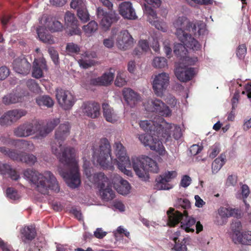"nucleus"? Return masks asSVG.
Segmentation results:
<instances>
[{
  "label": "nucleus",
  "instance_id": "1",
  "mask_svg": "<svg viewBox=\"0 0 251 251\" xmlns=\"http://www.w3.org/2000/svg\"><path fill=\"white\" fill-rule=\"evenodd\" d=\"M205 24L202 21L195 23L190 22L185 17H179L176 22L175 27L177 28L176 35L182 44L176 45L174 52L178 55L179 61L176 65L175 72L176 76L181 81L186 82L191 80L195 75L193 68L188 65H193L198 61L197 57H190L187 54V48L198 50L200 47L198 42L191 35L185 33L184 30H189L194 34H203L205 31Z\"/></svg>",
  "mask_w": 251,
  "mask_h": 251
},
{
  "label": "nucleus",
  "instance_id": "2",
  "mask_svg": "<svg viewBox=\"0 0 251 251\" xmlns=\"http://www.w3.org/2000/svg\"><path fill=\"white\" fill-rule=\"evenodd\" d=\"M69 123L61 124L55 134L54 140L51 143L52 153L59 162L68 169H59L60 175L65 179L67 185L72 188H77L80 184V176L78 165L75 159V150L72 147H63V141L70 133Z\"/></svg>",
  "mask_w": 251,
  "mask_h": 251
},
{
  "label": "nucleus",
  "instance_id": "3",
  "mask_svg": "<svg viewBox=\"0 0 251 251\" xmlns=\"http://www.w3.org/2000/svg\"><path fill=\"white\" fill-rule=\"evenodd\" d=\"M24 176L35 185V189L42 194H48L49 189L56 192L60 190L56 178L50 171L41 174L33 169H27L24 171Z\"/></svg>",
  "mask_w": 251,
  "mask_h": 251
},
{
  "label": "nucleus",
  "instance_id": "4",
  "mask_svg": "<svg viewBox=\"0 0 251 251\" xmlns=\"http://www.w3.org/2000/svg\"><path fill=\"white\" fill-rule=\"evenodd\" d=\"M140 127L150 134L164 138L168 136V130L171 125L164 118L156 116L153 120H142L139 123Z\"/></svg>",
  "mask_w": 251,
  "mask_h": 251
},
{
  "label": "nucleus",
  "instance_id": "5",
  "mask_svg": "<svg viewBox=\"0 0 251 251\" xmlns=\"http://www.w3.org/2000/svg\"><path fill=\"white\" fill-rule=\"evenodd\" d=\"M115 154L117 159H115L114 164L118 166L119 170L127 176H131V162L126 154L125 147L120 142H116L113 146Z\"/></svg>",
  "mask_w": 251,
  "mask_h": 251
},
{
  "label": "nucleus",
  "instance_id": "6",
  "mask_svg": "<svg viewBox=\"0 0 251 251\" xmlns=\"http://www.w3.org/2000/svg\"><path fill=\"white\" fill-rule=\"evenodd\" d=\"M94 157L101 166L107 168L111 167L112 158L111 146L108 139L102 138L100 140L99 148L94 151Z\"/></svg>",
  "mask_w": 251,
  "mask_h": 251
},
{
  "label": "nucleus",
  "instance_id": "7",
  "mask_svg": "<svg viewBox=\"0 0 251 251\" xmlns=\"http://www.w3.org/2000/svg\"><path fill=\"white\" fill-rule=\"evenodd\" d=\"M153 135L150 134H142L139 135L138 139L146 147L148 146L150 149L155 151L160 155L164 156L166 153L165 148L159 137H153Z\"/></svg>",
  "mask_w": 251,
  "mask_h": 251
},
{
  "label": "nucleus",
  "instance_id": "8",
  "mask_svg": "<svg viewBox=\"0 0 251 251\" xmlns=\"http://www.w3.org/2000/svg\"><path fill=\"white\" fill-rule=\"evenodd\" d=\"M179 222L181 228L185 231L187 232L194 231L196 220L192 217L188 216L185 210L184 211V214L177 211L174 210V226Z\"/></svg>",
  "mask_w": 251,
  "mask_h": 251
},
{
  "label": "nucleus",
  "instance_id": "9",
  "mask_svg": "<svg viewBox=\"0 0 251 251\" xmlns=\"http://www.w3.org/2000/svg\"><path fill=\"white\" fill-rule=\"evenodd\" d=\"M97 15L100 20V25L105 30L109 28L113 23L117 22L119 17L114 12H107L103 8L98 7L97 9Z\"/></svg>",
  "mask_w": 251,
  "mask_h": 251
},
{
  "label": "nucleus",
  "instance_id": "10",
  "mask_svg": "<svg viewBox=\"0 0 251 251\" xmlns=\"http://www.w3.org/2000/svg\"><path fill=\"white\" fill-rule=\"evenodd\" d=\"M147 111L158 114L159 116H169L171 114V110L162 101L156 99H152L148 100L145 106Z\"/></svg>",
  "mask_w": 251,
  "mask_h": 251
},
{
  "label": "nucleus",
  "instance_id": "11",
  "mask_svg": "<svg viewBox=\"0 0 251 251\" xmlns=\"http://www.w3.org/2000/svg\"><path fill=\"white\" fill-rule=\"evenodd\" d=\"M55 96L58 103L65 110L71 109L75 101V97L70 91L62 89H56Z\"/></svg>",
  "mask_w": 251,
  "mask_h": 251
},
{
  "label": "nucleus",
  "instance_id": "12",
  "mask_svg": "<svg viewBox=\"0 0 251 251\" xmlns=\"http://www.w3.org/2000/svg\"><path fill=\"white\" fill-rule=\"evenodd\" d=\"M169 82V77L166 73H162L156 75L152 82V88L155 94L162 96Z\"/></svg>",
  "mask_w": 251,
  "mask_h": 251
},
{
  "label": "nucleus",
  "instance_id": "13",
  "mask_svg": "<svg viewBox=\"0 0 251 251\" xmlns=\"http://www.w3.org/2000/svg\"><path fill=\"white\" fill-rule=\"evenodd\" d=\"M145 13L148 16V21L152 25L163 32L167 31L166 23L157 16L156 11L151 6L145 5Z\"/></svg>",
  "mask_w": 251,
  "mask_h": 251
},
{
  "label": "nucleus",
  "instance_id": "14",
  "mask_svg": "<svg viewBox=\"0 0 251 251\" xmlns=\"http://www.w3.org/2000/svg\"><path fill=\"white\" fill-rule=\"evenodd\" d=\"M38 125L36 124L25 122L14 129V135L19 137H26L37 132Z\"/></svg>",
  "mask_w": 251,
  "mask_h": 251
},
{
  "label": "nucleus",
  "instance_id": "15",
  "mask_svg": "<svg viewBox=\"0 0 251 251\" xmlns=\"http://www.w3.org/2000/svg\"><path fill=\"white\" fill-rule=\"evenodd\" d=\"M96 184L100 188L103 200L108 201L114 198L115 193L112 189V184L106 176H104V179L100 180V183Z\"/></svg>",
  "mask_w": 251,
  "mask_h": 251
},
{
  "label": "nucleus",
  "instance_id": "16",
  "mask_svg": "<svg viewBox=\"0 0 251 251\" xmlns=\"http://www.w3.org/2000/svg\"><path fill=\"white\" fill-rule=\"evenodd\" d=\"M133 38L127 30H123L119 34L117 39V47L123 50H127L132 47Z\"/></svg>",
  "mask_w": 251,
  "mask_h": 251
},
{
  "label": "nucleus",
  "instance_id": "17",
  "mask_svg": "<svg viewBox=\"0 0 251 251\" xmlns=\"http://www.w3.org/2000/svg\"><path fill=\"white\" fill-rule=\"evenodd\" d=\"M132 168L139 177L144 178L147 176V165H146L145 156L143 157H132Z\"/></svg>",
  "mask_w": 251,
  "mask_h": 251
},
{
  "label": "nucleus",
  "instance_id": "18",
  "mask_svg": "<svg viewBox=\"0 0 251 251\" xmlns=\"http://www.w3.org/2000/svg\"><path fill=\"white\" fill-rule=\"evenodd\" d=\"M13 70L17 73L26 75L31 69V65L24 57H18L14 60L12 63Z\"/></svg>",
  "mask_w": 251,
  "mask_h": 251
},
{
  "label": "nucleus",
  "instance_id": "19",
  "mask_svg": "<svg viewBox=\"0 0 251 251\" xmlns=\"http://www.w3.org/2000/svg\"><path fill=\"white\" fill-rule=\"evenodd\" d=\"M81 108L83 113L92 119L99 117L100 114V105L95 102H84Z\"/></svg>",
  "mask_w": 251,
  "mask_h": 251
},
{
  "label": "nucleus",
  "instance_id": "20",
  "mask_svg": "<svg viewBox=\"0 0 251 251\" xmlns=\"http://www.w3.org/2000/svg\"><path fill=\"white\" fill-rule=\"evenodd\" d=\"M64 20L66 24L69 28V34L70 35H78L81 33L78 27V22L74 14L69 11L67 12L65 15Z\"/></svg>",
  "mask_w": 251,
  "mask_h": 251
},
{
  "label": "nucleus",
  "instance_id": "21",
  "mask_svg": "<svg viewBox=\"0 0 251 251\" xmlns=\"http://www.w3.org/2000/svg\"><path fill=\"white\" fill-rule=\"evenodd\" d=\"M119 11L120 14L124 18L135 20L137 18L135 10L132 7V4L129 1L122 2L119 5Z\"/></svg>",
  "mask_w": 251,
  "mask_h": 251
},
{
  "label": "nucleus",
  "instance_id": "22",
  "mask_svg": "<svg viewBox=\"0 0 251 251\" xmlns=\"http://www.w3.org/2000/svg\"><path fill=\"white\" fill-rule=\"evenodd\" d=\"M25 94L22 90L16 89L15 91L8 94L2 98V102L5 105H10L22 102Z\"/></svg>",
  "mask_w": 251,
  "mask_h": 251
},
{
  "label": "nucleus",
  "instance_id": "23",
  "mask_svg": "<svg viewBox=\"0 0 251 251\" xmlns=\"http://www.w3.org/2000/svg\"><path fill=\"white\" fill-rule=\"evenodd\" d=\"M110 69L109 72L104 73L101 76L91 80V84L94 86H106L110 85L113 80L114 73Z\"/></svg>",
  "mask_w": 251,
  "mask_h": 251
},
{
  "label": "nucleus",
  "instance_id": "24",
  "mask_svg": "<svg viewBox=\"0 0 251 251\" xmlns=\"http://www.w3.org/2000/svg\"><path fill=\"white\" fill-rule=\"evenodd\" d=\"M47 69L46 61L44 59H35L33 63L32 75L36 78L43 76V71Z\"/></svg>",
  "mask_w": 251,
  "mask_h": 251
},
{
  "label": "nucleus",
  "instance_id": "25",
  "mask_svg": "<svg viewBox=\"0 0 251 251\" xmlns=\"http://www.w3.org/2000/svg\"><path fill=\"white\" fill-rule=\"evenodd\" d=\"M124 99L131 107H134L140 100V95L130 88H124L123 90Z\"/></svg>",
  "mask_w": 251,
  "mask_h": 251
},
{
  "label": "nucleus",
  "instance_id": "26",
  "mask_svg": "<svg viewBox=\"0 0 251 251\" xmlns=\"http://www.w3.org/2000/svg\"><path fill=\"white\" fill-rule=\"evenodd\" d=\"M218 212L221 220H218L217 223L219 225H223L226 223V219L228 218L236 216L238 214V210L230 207H222L218 209Z\"/></svg>",
  "mask_w": 251,
  "mask_h": 251
},
{
  "label": "nucleus",
  "instance_id": "27",
  "mask_svg": "<svg viewBox=\"0 0 251 251\" xmlns=\"http://www.w3.org/2000/svg\"><path fill=\"white\" fill-rule=\"evenodd\" d=\"M89 162H84L83 168L84 174L86 176V177L89 179L92 183L96 184L97 183H100V181L102 179H104L105 175L102 172H99L94 174L93 175L91 174V168H90L88 165Z\"/></svg>",
  "mask_w": 251,
  "mask_h": 251
},
{
  "label": "nucleus",
  "instance_id": "28",
  "mask_svg": "<svg viewBox=\"0 0 251 251\" xmlns=\"http://www.w3.org/2000/svg\"><path fill=\"white\" fill-rule=\"evenodd\" d=\"M103 116L105 120L109 123H115L119 120V116L113 108L108 103H103L102 105Z\"/></svg>",
  "mask_w": 251,
  "mask_h": 251
},
{
  "label": "nucleus",
  "instance_id": "29",
  "mask_svg": "<svg viewBox=\"0 0 251 251\" xmlns=\"http://www.w3.org/2000/svg\"><path fill=\"white\" fill-rule=\"evenodd\" d=\"M173 171H170L156 178L157 187L164 190L171 188V186L169 182L171 181Z\"/></svg>",
  "mask_w": 251,
  "mask_h": 251
},
{
  "label": "nucleus",
  "instance_id": "30",
  "mask_svg": "<svg viewBox=\"0 0 251 251\" xmlns=\"http://www.w3.org/2000/svg\"><path fill=\"white\" fill-rule=\"evenodd\" d=\"M0 174L3 176L8 175L11 179L17 180L20 176L17 171L7 164H1L0 162Z\"/></svg>",
  "mask_w": 251,
  "mask_h": 251
},
{
  "label": "nucleus",
  "instance_id": "31",
  "mask_svg": "<svg viewBox=\"0 0 251 251\" xmlns=\"http://www.w3.org/2000/svg\"><path fill=\"white\" fill-rule=\"evenodd\" d=\"M36 32L40 41L48 44H53L55 43L53 36L47 33L46 29L42 26H39L36 28Z\"/></svg>",
  "mask_w": 251,
  "mask_h": 251
},
{
  "label": "nucleus",
  "instance_id": "32",
  "mask_svg": "<svg viewBox=\"0 0 251 251\" xmlns=\"http://www.w3.org/2000/svg\"><path fill=\"white\" fill-rule=\"evenodd\" d=\"M22 241L26 243L32 241L36 235V232L35 227L32 226H25L21 230Z\"/></svg>",
  "mask_w": 251,
  "mask_h": 251
},
{
  "label": "nucleus",
  "instance_id": "33",
  "mask_svg": "<svg viewBox=\"0 0 251 251\" xmlns=\"http://www.w3.org/2000/svg\"><path fill=\"white\" fill-rule=\"evenodd\" d=\"M45 25L46 28L53 32L61 31L63 29V25L60 22L50 17L46 19Z\"/></svg>",
  "mask_w": 251,
  "mask_h": 251
},
{
  "label": "nucleus",
  "instance_id": "34",
  "mask_svg": "<svg viewBox=\"0 0 251 251\" xmlns=\"http://www.w3.org/2000/svg\"><path fill=\"white\" fill-rule=\"evenodd\" d=\"M116 178L119 181V184L115 186L117 191L123 195L128 194L130 189V186L128 182L118 175L116 176Z\"/></svg>",
  "mask_w": 251,
  "mask_h": 251
},
{
  "label": "nucleus",
  "instance_id": "35",
  "mask_svg": "<svg viewBox=\"0 0 251 251\" xmlns=\"http://www.w3.org/2000/svg\"><path fill=\"white\" fill-rule=\"evenodd\" d=\"M234 243L245 246H251V231L246 230L242 232L238 237L235 238Z\"/></svg>",
  "mask_w": 251,
  "mask_h": 251
},
{
  "label": "nucleus",
  "instance_id": "36",
  "mask_svg": "<svg viewBox=\"0 0 251 251\" xmlns=\"http://www.w3.org/2000/svg\"><path fill=\"white\" fill-rule=\"evenodd\" d=\"M0 152L14 161L21 162L22 152H18L15 150L10 149L5 147H0Z\"/></svg>",
  "mask_w": 251,
  "mask_h": 251
},
{
  "label": "nucleus",
  "instance_id": "37",
  "mask_svg": "<svg viewBox=\"0 0 251 251\" xmlns=\"http://www.w3.org/2000/svg\"><path fill=\"white\" fill-rule=\"evenodd\" d=\"M7 112V116L11 121L12 123L17 122L27 114V111L23 109H15Z\"/></svg>",
  "mask_w": 251,
  "mask_h": 251
},
{
  "label": "nucleus",
  "instance_id": "38",
  "mask_svg": "<svg viewBox=\"0 0 251 251\" xmlns=\"http://www.w3.org/2000/svg\"><path fill=\"white\" fill-rule=\"evenodd\" d=\"M231 233L230 236L232 241H235V238L238 237L242 233V225L239 221L233 222L230 226Z\"/></svg>",
  "mask_w": 251,
  "mask_h": 251
},
{
  "label": "nucleus",
  "instance_id": "39",
  "mask_svg": "<svg viewBox=\"0 0 251 251\" xmlns=\"http://www.w3.org/2000/svg\"><path fill=\"white\" fill-rule=\"evenodd\" d=\"M36 103L40 106H46L50 108L53 106L54 101L49 96L44 95L38 97L36 100Z\"/></svg>",
  "mask_w": 251,
  "mask_h": 251
},
{
  "label": "nucleus",
  "instance_id": "40",
  "mask_svg": "<svg viewBox=\"0 0 251 251\" xmlns=\"http://www.w3.org/2000/svg\"><path fill=\"white\" fill-rule=\"evenodd\" d=\"M226 156L221 154L215 159L212 164V171L214 174L218 173L225 163Z\"/></svg>",
  "mask_w": 251,
  "mask_h": 251
},
{
  "label": "nucleus",
  "instance_id": "41",
  "mask_svg": "<svg viewBox=\"0 0 251 251\" xmlns=\"http://www.w3.org/2000/svg\"><path fill=\"white\" fill-rule=\"evenodd\" d=\"M146 165H147V172H151L153 173H157L159 167L157 163L148 156H145Z\"/></svg>",
  "mask_w": 251,
  "mask_h": 251
},
{
  "label": "nucleus",
  "instance_id": "42",
  "mask_svg": "<svg viewBox=\"0 0 251 251\" xmlns=\"http://www.w3.org/2000/svg\"><path fill=\"white\" fill-rule=\"evenodd\" d=\"M21 162L26 163L29 165H33L37 161V157L32 154L27 153L25 152H22Z\"/></svg>",
  "mask_w": 251,
  "mask_h": 251
},
{
  "label": "nucleus",
  "instance_id": "43",
  "mask_svg": "<svg viewBox=\"0 0 251 251\" xmlns=\"http://www.w3.org/2000/svg\"><path fill=\"white\" fill-rule=\"evenodd\" d=\"M174 241L175 242V245L174 247V249L176 251H187V247L185 245L186 239L184 238H179L177 241V238H174Z\"/></svg>",
  "mask_w": 251,
  "mask_h": 251
},
{
  "label": "nucleus",
  "instance_id": "44",
  "mask_svg": "<svg viewBox=\"0 0 251 251\" xmlns=\"http://www.w3.org/2000/svg\"><path fill=\"white\" fill-rule=\"evenodd\" d=\"M83 29L88 36L94 33L98 29V24L95 21H91L87 25L83 26Z\"/></svg>",
  "mask_w": 251,
  "mask_h": 251
},
{
  "label": "nucleus",
  "instance_id": "45",
  "mask_svg": "<svg viewBox=\"0 0 251 251\" xmlns=\"http://www.w3.org/2000/svg\"><path fill=\"white\" fill-rule=\"evenodd\" d=\"M90 54L87 52H85L84 54L83 55L84 57L81 59H79L78 62L81 67L84 69H87L93 65L94 61L93 60H87L86 58H89Z\"/></svg>",
  "mask_w": 251,
  "mask_h": 251
},
{
  "label": "nucleus",
  "instance_id": "46",
  "mask_svg": "<svg viewBox=\"0 0 251 251\" xmlns=\"http://www.w3.org/2000/svg\"><path fill=\"white\" fill-rule=\"evenodd\" d=\"M152 65L156 68H163L167 65V59L162 57H156L152 61Z\"/></svg>",
  "mask_w": 251,
  "mask_h": 251
},
{
  "label": "nucleus",
  "instance_id": "47",
  "mask_svg": "<svg viewBox=\"0 0 251 251\" xmlns=\"http://www.w3.org/2000/svg\"><path fill=\"white\" fill-rule=\"evenodd\" d=\"M17 145L20 147V149L25 151H32L34 148V145L32 143L25 140H18Z\"/></svg>",
  "mask_w": 251,
  "mask_h": 251
},
{
  "label": "nucleus",
  "instance_id": "48",
  "mask_svg": "<svg viewBox=\"0 0 251 251\" xmlns=\"http://www.w3.org/2000/svg\"><path fill=\"white\" fill-rule=\"evenodd\" d=\"M26 85L30 91L38 93L40 90L39 84L34 79H30L26 81Z\"/></svg>",
  "mask_w": 251,
  "mask_h": 251
},
{
  "label": "nucleus",
  "instance_id": "49",
  "mask_svg": "<svg viewBox=\"0 0 251 251\" xmlns=\"http://www.w3.org/2000/svg\"><path fill=\"white\" fill-rule=\"evenodd\" d=\"M77 15L80 20L83 22H86L90 19V15L86 9V6L82 9L77 10Z\"/></svg>",
  "mask_w": 251,
  "mask_h": 251
},
{
  "label": "nucleus",
  "instance_id": "50",
  "mask_svg": "<svg viewBox=\"0 0 251 251\" xmlns=\"http://www.w3.org/2000/svg\"><path fill=\"white\" fill-rule=\"evenodd\" d=\"M66 51L70 54L78 53L80 51V47L73 42L68 43L66 47Z\"/></svg>",
  "mask_w": 251,
  "mask_h": 251
},
{
  "label": "nucleus",
  "instance_id": "51",
  "mask_svg": "<svg viewBox=\"0 0 251 251\" xmlns=\"http://www.w3.org/2000/svg\"><path fill=\"white\" fill-rule=\"evenodd\" d=\"M124 72H119L117 74L115 84L118 87H122L126 84V81L125 78Z\"/></svg>",
  "mask_w": 251,
  "mask_h": 251
},
{
  "label": "nucleus",
  "instance_id": "52",
  "mask_svg": "<svg viewBox=\"0 0 251 251\" xmlns=\"http://www.w3.org/2000/svg\"><path fill=\"white\" fill-rule=\"evenodd\" d=\"M175 206L176 207H181L186 209L190 207V202L186 199H177L176 201Z\"/></svg>",
  "mask_w": 251,
  "mask_h": 251
},
{
  "label": "nucleus",
  "instance_id": "53",
  "mask_svg": "<svg viewBox=\"0 0 251 251\" xmlns=\"http://www.w3.org/2000/svg\"><path fill=\"white\" fill-rule=\"evenodd\" d=\"M182 129L179 126H175L174 128V138L177 140V144L182 142Z\"/></svg>",
  "mask_w": 251,
  "mask_h": 251
},
{
  "label": "nucleus",
  "instance_id": "54",
  "mask_svg": "<svg viewBox=\"0 0 251 251\" xmlns=\"http://www.w3.org/2000/svg\"><path fill=\"white\" fill-rule=\"evenodd\" d=\"M71 7L73 9L77 10L82 9L86 7L85 2L83 0H72L70 4Z\"/></svg>",
  "mask_w": 251,
  "mask_h": 251
},
{
  "label": "nucleus",
  "instance_id": "55",
  "mask_svg": "<svg viewBox=\"0 0 251 251\" xmlns=\"http://www.w3.org/2000/svg\"><path fill=\"white\" fill-rule=\"evenodd\" d=\"M7 197L13 200H17L19 198V195L17 191L13 188L9 187L6 189Z\"/></svg>",
  "mask_w": 251,
  "mask_h": 251
},
{
  "label": "nucleus",
  "instance_id": "56",
  "mask_svg": "<svg viewBox=\"0 0 251 251\" xmlns=\"http://www.w3.org/2000/svg\"><path fill=\"white\" fill-rule=\"evenodd\" d=\"M48 52L54 63L57 65L59 63V56L57 51L53 48L50 47L48 49Z\"/></svg>",
  "mask_w": 251,
  "mask_h": 251
},
{
  "label": "nucleus",
  "instance_id": "57",
  "mask_svg": "<svg viewBox=\"0 0 251 251\" xmlns=\"http://www.w3.org/2000/svg\"><path fill=\"white\" fill-rule=\"evenodd\" d=\"M167 216L165 217L166 225H164L173 227V207H170L167 212Z\"/></svg>",
  "mask_w": 251,
  "mask_h": 251
},
{
  "label": "nucleus",
  "instance_id": "58",
  "mask_svg": "<svg viewBox=\"0 0 251 251\" xmlns=\"http://www.w3.org/2000/svg\"><path fill=\"white\" fill-rule=\"evenodd\" d=\"M59 123V119L56 118L48 122L45 126L50 133Z\"/></svg>",
  "mask_w": 251,
  "mask_h": 251
},
{
  "label": "nucleus",
  "instance_id": "59",
  "mask_svg": "<svg viewBox=\"0 0 251 251\" xmlns=\"http://www.w3.org/2000/svg\"><path fill=\"white\" fill-rule=\"evenodd\" d=\"M247 52V49L244 45L239 46L237 50L236 54L238 58L243 59L244 58Z\"/></svg>",
  "mask_w": 251,
  "mask_h": 251
},
{
  "label": "nucleus",
  "instance_id": "60",
  "mask_svg": "<svg viewBox=\"0 0 251 251\" xmlns=\"http://www.w3.org/2000/svg\"><path fill=\"white\" fill-rule=\"evenodd\" d=\"M192 181L191 177L188 175L183 176L181 179L180 185L184 188L189 186Z\"/></svg>",
  "mask_w": 251,
  "mask_h": 251
},
{
  "label": "nucleus",
  "instance_id": "61",
  "mask_svg": "<svg viewBox=\"0 0 251 251\" xmlns=\"http://www.w3.org/2000/svg\"><path fill=\"white\" fill-rule=\"evenodd\" d=\"M12 123L11 121L9 118V117L7 116V112L5 113L0 118V125L1 126H8L11 125Z\"/></svg>",
  "mask_w": 251,
  "mask_h": 251
},
{
  "label": "nucleus",
  "instance_id": "62",
  "mask_svg": "<svg viewBox=\"0 0 251 251\" xmlns=\"http://www.w3.org/2000/svg\"><path fill=\"white\" fill-rule=\"evenodd\" d=\"M10 71L6 66L0 67V80H4L9 75Z\"/></svg>",
  "mask_w": 251,
  "mask_h": 251
},
{
  "label": "nucleus",
  "instance_id": "63",
  "mask_svg": "<svg viewBox=\"0 0 251 251\" xmlns=\"http://www.w3.org/2000/svg\"><path fill=\"white\" fill-rule=\"evenodd\" d=\"M203 147L197 144H194L190 148V152L192 155H196L199 153L202 150Z\"/></svg>",
  "mask_w": 251,
  "mask_h": 251
},
{
  "label": "nucleus",
  "instance_id": "64",
  "mask_svg": "<svg viewBox=\"0 0 251 251\" xmlns=\"http://www.w3.org/2000/svg\"><path fill=\"white\" fill-rule=\"evenodd\" d=\"M138 48L141 49L143 51H147L149 49L148 41L145 40H141L139 41Z\"/></svg>",
  "mask_w": 251,
  "mask_h": 251
}]
</instances>
